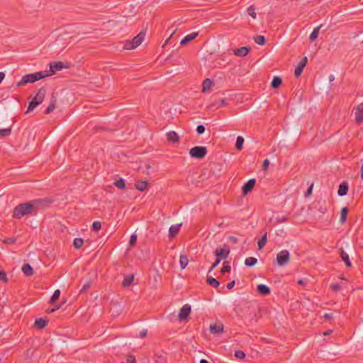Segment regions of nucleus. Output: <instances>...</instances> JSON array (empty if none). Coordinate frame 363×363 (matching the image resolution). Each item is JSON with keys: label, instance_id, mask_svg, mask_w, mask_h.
Instances as JSON below:
<instances>
[{"label": "nucleus", "instance_id": "1", "mask_svg": "<svg viewBox=\"0 0 363 363\" xmlns=\"http://www.w3.org/2000/svg\"><path fill=\"white\" fill-rule=\"evenodd\" d=\"M50 202L51 201L46 198L35 199L29 202L20 203L15 207L13 217L16 219H20L26 215L35 214L41 205L50 203Z\"/></svg>", "mask_w": 363, "mask_h": 363}, {"label": "nucleus", "instance_id": "2", "mask_svg": "<svg viewBox=\"0 0 363 363\" xmlns=\"http://www.w3.org/2000/svg\"><path fill=\"white\" fill-rule=\"evenodd\" d=\"M50 75V74L48 71L26 74L23 76L21 81L17 83V86H23L28 83H33Z\"/></svg>", "mask_w": 363, "mask_h": 363}, {"label": "nucleus", "instance_id": "3", "mask_svg": "<svg viewBox=\"0 0 363 363\" xmlns=\"http://www.w3.org/2000/svg\"><path fill=\"white\" fill-rule=\"evenodd\" d=\"M46 94V89L45 87L40 88L35 96L30 101L29 105L28 106V109L26 113H29L34 110L38 105H40L44 100Z\"/></svg>", "mask_w": 363, "mask_h": 363}, {"label": "nucleus", "instance_id": "4", "mask_svg": "<svg viewBox=\"0 0 363 363\" xmlns=\"http://www.w3.org/2000/svg\"><path fill=\"white\" fill-rule=\"evenodd\" d=\"M145 33L140 32L138 35L134 37L131 40H127L125 43L123 48L125 50H132L139 46L143 41Z\"/></svg>", "mask_w": 363, "mask_h": 363}, {"label": "nucleus", "instance_id": "5", "mask_svg": "<svg viewBox=\"0 0 363 363\" xmlns=\"http://www.w3.org/2000/svg\"><path fill=\"white\" fill-rule=\"evenodd\" d=\"M207 154V148L204 146H195L189 151L191 157L196 159H203Z\"/></svg>", "mask_w": 363, "mask_h": 363}, {"label": "nucleus", "instance_id": "6", "mask_svg": "<svg viewBox=\"0 0 363 363\" xmlns=\"http://www.w3.org/2000/svg\"><path fill=\"white\" fill-rule=\"evenodd\" d=\"M290 259V253L286 250H283L277 253V264L280 267L286 265Z\"/></svg>", "mask_w": 363, "mask_h": 363}, {"label": "nucleus", "instance_id": "7", "mask_svg": "<svg viewBox=\"0 0 363 363\" xmlns=\"http://www.w3.org/2000/svg\"><path fill=\"white\" fill-rule=\"evenodd\" d=\"M230 254V248L228 245H225L223 248L217 247L214 251V255L216 258H219L220 261L222 259H226Z\"/></svg>", "mask_w": 363, "mask_h": 363}, {"label": "nucleus", "instance_id": "8", "mask_svg": "<svg viewBox=\"0 0 363 363\" xmlns=\"http://www.w3.org/2000/svg\"><path fill=\"white\" fill-rule=\"evenodd\" d=\"M191 313V306L185 304L180 309L179 313V320L180 321L186 320Z\"/></svg>", "mask_w": 363, "mask_h": 363}, {"label": "nucleus", "instance_id": "9", "mask_svg": "<svg viewBox=\"0 0 363 363\" xmlns=\"http://www.w3.org/2000/svg\"><path fill=\"white\" fill-rule=\"evenodd\" d=\"M256 180L255 179H249L242 187V194L245 196L248 194L255 187Z\"/></svg>", "mask_w": 363, "mask_h": 363}, {"label": "nucleus", "instance_id": "10", "mask_svg": "<svg viewBox=\"0 0 363 363\" xmlns=\"http://www.w3.org/2000/svg\"><path fill=\"white\" fill-rule=\"evenodd\" d=\"M308 62V58L304 57L302 60L298 62V66L296 67L294 70V74L297 77L300 76L303 70V68L306 67V63Z\"/></svg>", "mask_w": 363, "mask_h": 363}, {"label": "nucleus", "instance_id": "11", "mask_svg": "<svg viewBox=\"0 0 363 363\" xmlns=\"http://www.w3.org/2000/svg\"><path fill=\"white\" fill-rule=\"evenodd\" d=\"M66 67L62 62H54L50 63V71L48 72L55 73L57 71H60Z\"/></svg>", "mask_w": 363, "mask_h": 363}, {"label": "nucleus", "instance_id": "12", "mask_svg": "<svg viewBox=\"0 0 363 363\" xmlns=\"http://www.w3.org/2000/svg\"><path fill=\"white\" fill-rule=\"evenodd\" d=\"M355 121L359 123L363 122V103L359 104L355 108Z\"/></svg>", "mask_w": 363, "mask_h": 363}, {"label": "nucleus", "instance_id": "13", "mask_svg": "<svg viewBox=\"0 0 363 363\" xmlns=\"http://www.w3.org/2000/svg\"><path fill=\"white\" fill-rule=\"evenodd\" d=\"M251 48L250 47L244 46L238 49L233 50V53L236 56L245 57L248 55Z\"/></svg>", "mask_w": 363, "mask_h": 363}, {"label": "nucleus", "instance_id": "14", "mask_svg": "<svg viewBox=\"0 0 363 363\" xmlns=\"http://www.w3.org/2000/svg\"><path fill=\"white\" fill-rule=\"evenodd\" d=\"M339 254L342 261L345 263L347 267H352V263L350 262L348 254L343 250L342 247L339 249Z\"/></svg>", "mask_w": 363, "mask_h": 363}, {"label": "nucleus", "instance_id": "15", "mask_svg": "<svg viewBox=\"0 0 363 363\" xmlns=\"http://www.w3.org/2000/svg\"><path fill=\"white\" fill-rule=\"evenodd\" d=\"M223 324H213L211 325L209 330L211 333L212 334H220L223 332Z\"/></svg>", "mask_w": 363, "mask_h": 363}, {"label": "nucleus", "instance_id": "16", "mask_svg": "<svg viewBox=\"0 0 363 363\" xmlns=\"http://www.w3.org/2000/svg\"><path fill=\"white\" fill-rule=\"evenodd\" d=\"M257 292L262 295V296H267L270 294V288L265 285V284H259L257 287Z\"/></svg>", "mask_w": 363, "mask_h": 363}, {"label": "nucleus", "instance_id": "17", "mask_svg": "<svg viewBox=\"0 0 363 363\" xmlns=\"http://www.w3.org/2000/svg\"><path fill=\"white\" fill-rule=\"evenodd\" d=\"M167 139L169 143H176L179 141V137L175 131H169L167 133Z\"/></svg>", "mask_w": 363, "mask_h": 363}, {"label": "nucleus", "instance_id": "18", "mask_svg": "<svg viewBox=\"0 0 363 363\" xmlns=\"http://www.w3.org/2000/svg\"><path fill=\"white\" fill-rule=\"evenodd\" d=\"M181 226L182 223L171 225L169 229V237L170 238L175 237L178 234Z\"/></svg>", "mask_w": 363, "mask_h": 363}, {"label": "nucleus", "instance_id": "19", "mask_svg": "<svg viewBox=\"0 0 363 363\" xmlns=\"http://www.w3.org/2000/svg\"><path fill=\"white\" fill-rule=\"evenodd\" d=\"M199 33L197 32L191 33L187 35H186L180 42L182 45H185L189 43L191 40H194L198 36Z\"/></svg>", "mask_w": 363, "mask_h": 363}, {"label": "nucleus", "instance_id": "20", "mask_svg": "<svg viewBox=\"0 0 363 363\" xmlns=\"http://www.w3.org/2000/svg\"><path fill=\"white\" fill-rule=\"evenodd\" d=\"M348 189H349L348 184L347 182H342L340 184L339 189H338V191H337L338 195L340 196L346 195L347 194Z\"/></svg>", "mask_w": 363, "mask_h": 363}, {"label": "nucleus", "instance_id": "21", "mask_svg": "<svg viewBox=\"0 0 363 363\" xmlns=\"http://www.w3.org/2000/svg\"><path fill=\"white\" fill-rule=\"evenodd\" d=\"M48 320L46 318H37L35 320V326L38 329H43L48 325Z\"/></svg>", "mask_w": 363, "mask_h": 363}, {"label": "nucleus", "instance_id": "22", "mask_svg": "<svg viewBox=\"0 0 363 363\" xmlns=\"http://www.w3.org/2000/svg\"><path fill=\"white\" fill-rule=\"evenodd\" d=\"M22 272L27 277L32 276L34 273L33 267L29 264H25L22 267Z\"/></svg>", "mask_w": 363, "mask_h": 363}, {"label": "nucleus", "instance_id": "23", "mask_svg": "<svg viewBox=\"0 0 363 363\" xmlns=\"http://www.w3.org/2000/svg\"><path fill=\"white\" fill-rule=\"evenodd\" d=\"M133 281H134V275L133 274H128V275L125 276L123 281V283H122L123 287L126 288V287L129 286L130 284H133Z\"/></svg>", "mask_w": 363, "mask_h": 363}, {"label": "nucleus", "instance_id": "24", "mask_svg": "<svg viewBox=\"0 0 363 363\" xmlns=\"http://www.w3.org/2000/svg\"><path fill=\"white\" fill-rule=\"evenodd\" d=\"M212 85H213L212 80L210 79H206L203 82L202 92L206 93V92L208 91L211 89Z\"/></svg>", "mask_w": 363, "mask_h": 363}, {"label": "nucleus", "instance_id": "25", "mask_svg": "<svg viewBox=\"0 0 363 363\" xmlns=\"http://www.w3.org/2000/svg\"><path fill=\"white\" fill-rule=\"evenodd\" d=\"M148 184L149 183L147 181H138L135 183V186L138 191H143Z\"/></svg>", "mask_w": 363, "mask_h": 363}, {"label": "nucleus", "instance_id": "26", "mask_svg": "<svg viewBox=\"0 0 363 363\" xmlns=\"http://www.w3.org/2000/svg\"><path fill=\"white\" fill-rule=\"evenodd\" d=\"M56 99L52 97L48 107L44 111V114H49L54 111L55 108Z\"/></svg>", "mask_w": 363, "mask_h": 363}, {"label": "nucleus", "instance_id": "27", "mask_svg": "<svg viewBox=\"0 0 363 363\" xmlns=\"http://www.w3.org/2000/svg\"><path fill=\"white\" fill-rule=\"evenodd\" d=\"M282 83V79L279 77L275 76L273 77L271 86L274 89L279 88Z\"/></svg>", "mask_w": 363, "mask_h": 363}, {"label": "nucleus", "instance_id": "28", "mask_svg": "<svg viewBox=\"0 0 363 363\" xmlns=\"http://www.w3.org/2000/svg\"><path fill=\"white\" fill-rule=\"evenodd\" d=\"M91 285H92V281L91 279L86 280L84 282V284L79 291V293L80 294L85 293L91 288Z\"/></svg>", "mask_w": 363, "mask_h": 363}, {"label": "nucleus", "instance_id": "29", "mask_svg": "<svg viewBox=\"0 0 363 363\" xmlns=\"http://www.w3.org/2000/svg\"><path fill=\"white\" fill-rule=\"evenodd\" d=\"M348 208L347 207H344L341 209L340 211V223L343 224L346 221V218L348 214Z\"/></svg>", "mask_w": 363, "mask_h": 363}, {"label": "nucleus", "instance_id": "30", "mask_svg": "<svg viewBox=\"0 0 363 363\" xmlns=\"http://www.w3.org/2000/svg\"><path fill=\"white\" fill-rule=\"evenodd\" d=\"M206 282L208 285L211 286L213 288H218L220 285L219 281L212 277H208Z\"/></svg>", "mask_w": 363, "mask_h": 363}, {"label": "nucleus", "instance_id": "31", "mask_svg": "<svg viewBox=\"0 0 363 363\" xmlns=\"http://www.w3.org/2000/svg\"><path fill=\"white\" fill-rule=\"evenodd\" d=\"M189 263V259L187 258V257L186 255H180V257H179V264H180V267H181V269H184L188 264Z\"/></svg>", "mask_w": 363, "mask_h": 363}, {"label": "nucleus", "instance_id": "32", "mask_svg": "<svg viewBox=\"0 0 363 363\" xmlns=\"http://www.w3.org/2000/svg\"><path fill=\"white\" fill-rule=\"evenodd\" d=\"M267 241V233H265L263 236L262 237V238L260 240H259L258 242H257V245H258V249L259 250H261L264 247V246L266 245V242Z\"/></svg>", "mask_w": 363, "mask_h": 363}, {"label": "nucleus", "instance_id": "33", "mask_svg": "<svg viewBox=\"0 0 363 363\" xmlns=\"http://www.w3.org/2000/svg\"><path fill=\"white\" fill-rule=\"evenodd\" d=\"M257 262V259L255 257H247L245 261V264L247 267H253Z\"/></svg>", "mask_w": 363, "mask_h": 363}, {"label": "nucleus", "instance_id": "34", "mask_svg": "<svg viewBox=\"0 0 363 363\" xmlns=\"http://www.w3.org/2000/svg\"><path fill=\"white\" fill-rule=\"evenodd\" d=\"M320 27L321 26L315 28L310 35L309 40L311 42L314 41L318 38Z\"/></svg>", "mask_w": 363, "mask_h": 363}, {"label": "nucleus", "instance_id": "35", "mask_svg": "<svg viewBox=\"0 0 363 363\" xmlns=\"http://www.w3.org/2000/svg\"><path fill=\"white\" fill-rule=\"evenodd\" d=\"M244 138L242 136H238L235 143V147L237 150H240L243 147Z\"/></svg>", "mask_w": 363, "mask_h": 363}, {"label": "nucleus", "instance_id": "36", "mask_svg": "<svg viewBox=\"0 0 363 363\" xmlns=\"http://www.w3.org/2000/svg\"><path fill=\"white\" fill-rule=\"evenodd\" d=\"M11 129L10 128H4L0 130V138H6L11 135Z\"/></svg>", "mask_w": 363, "mask_h": 363}, {"label": "nucleus", "instance_id": "37", "mask_svg": "<svg viewBox=\"0 0 363 363\" xmlns=\"http://www.w3.org/2000/svg\"><path fill=\"white\" fill-rule=\"evenodd\" d=\"M84 243V240L83 239L80 238H77L74 240L73 241V246L76 248V249H79L82 247V245Z\"/></svg>", "mask_w": 363, "mask_h": 363}, {"label": "nucleus", "instance_id": "38", "mask_svg": "<svg viewBox=\"0 0 363 363\" xmlns=\"http://www.w3.org/2000/svg\"><path fill=\"white\" fill-rule=\"evenodd\" d=\"M254 40L256 43L260 45H263L266 43L265 38L262 35H257L254 38Z\"/></svg>", "mask_w": 363, "mask_h": 363}, {"label": "nucleus", "instance_id": "39", "mask_svg": "<svg viewBox=\"0 0 363 363\" xmlns=\"http://www.w3.org/2000/svg\"><path fill=\"white\" fill-rule=\"evenodd\" d=\"M230 269H231V267L228 264V262H223V267L220 269V273L222 274H224L225 273H229L230 272Z\"/></svg>", "mask_w": 363, "mask_h": 363}, {"label": "nucleus", "instance_id": "40", "mask_svg": "<svg viewBox=\"0 0 363 363\" xmlns=\"http://www.w3.org/2000/svg\"><path fill=\"white\" fill-rule=\"evenodd\" d=\"M114 185L117 186L120 189H124L125 187V184L124 179L120 178L114 182Z\"/></svg>", "mask_w": 363, "mask_h": 363}, {"label": "nucleus", "instance_id": "41", "mask_svg": "<svg viewBox=\"0 0 363 363\" xmlns=\"http://www.w3.org/2000/svg\"><path fill=\"white\" fill-rule=\"evenodd\" d=\"M60 295V290L56 289L55 291V292L53 293L52 296H51V298L50 299V302L51 303H53L54 302H55L59 298Z\"/></svg>", "mask_w": 363, "mask_h": 363}, {"label": "nucleus", "instance_id": "42", "mask_svg": "<svg viewBox=\"0 0 363 363\" xmlns=\"http://www.w3.org/2000/svg\"><path fill=\"white\" fill-rule=\"evenodd\" d=\"M275 219H276L277 223H284V222L287 221L289 218L286 216L278 215L275 217Z\"/></svg>", "mask_w": 363, "mask_h": 363}, {"label": "nucleus", "instance_id": "43", "mask_svg": "<svg viewBox=\"0 0 363 363\" xmlns=\"http://www.w3.org/2000/svg\"><path fill=\"white\" fill-rule=\"evenodd\" d=\"M247 13L248 14L252 16L253 18H256V12H255V8L253 6H250L247 9Z\"/></svg>", "mask_w": 363, "mask_h": 363}, {"label": "nucleus", "instance_id": "44", "mask_svg": "<svg viewBox=\"0 0 363 363\" xmlns=\"http://www.w3.org/2000/svg\"><path fill=\"white\" fill-rule=\"evenodd\" d=\"M101 228V223L99 221H94L92 224V230L94 231H99Z\"/></svg>", "mask_w": 363, "mask_h": 363}, {"label": "nucleus", "instance_id": "45", "mask_svg": "<svg viewBox=\"0 0 363 363\" xmlns=\"http://www.w3.org/2000/svg\"><path fill=\"white\" fill-rule=\"evenodd\" d=\"M235 357L237 358V359H244L245 357V354L243 351L242 350H238L235 352Z\"/></svg>", "mask_w": 363, "mask_h": 363}, {"label": "nucleus", "instance_id": "46", "mask_svg": "<svg viewBox=\"0 0 363 363\" xmlns=\"http://www.w3.org/2000/svg\"><path fill=\"white\" fill-rule=\"evenodd\" d=\"M0 280L6 283L8 281V278L6 272L3 270H0Z\"/></svg>", "mask_w": 363, "mask_h": 363}, {"label": "nucleus", "instance_id": "47", "mask_svg": "<svg viewBox=\"0 0 363 363\" xmlns=\"http://www.w3.org/2000/svg\"><path fill=\"white\" fill-rule=\"evenodd\" d=\"M220 261L219 258H216L208 270V273L211 272L219 264Z\"/></svg>", "mask_w": 363, "mask_h": 363}, {"label": "nucleus", "instance_id": "48", "mask_svg": "<svg viewBox=\"0 0 363 363\" xmlns=\"http://www.w3.org/2000/svg\"><path fill=\"white\" fill-rule=\"evenodd\" d=\"M137 235L135 234H133L131 235L130 238V240H129V245L130 246H133L135 244L136 241H137Z\"/></svg>", "mask_w": 363, "mask_h": 363}, {"label": "nucleus", "instance_id": "49", "mask_svg": "<svg viewBox=\"0 0 363 363\" xmlns=\"http://www.w3.org/2000/svg\"><path fill=\"white\" fill-rule=\"evenodd\" d=\"M205 130H206V128H205V126L203 125H199L196 127V133L199 135L203 134L205 132Z\"/></svg>", "mask_w": 363, "mask_h": 363}, {"label": "nucleus", "instance_id": "50", "mask_svg": "<svg viewBox=\"0 0 363 363\" xmlns=\"http://www.w3.org/2000/svg\"><path fill=\"white\" fill-rule=\"evenodd\" d=\"M4 242L9 245H13L16 242V239L13 238H8L4 240Z\"/></svg>", "mask_w": 363, "mask_h": 363}, {"label": "nucleus", "instance_id": "51", "mask_svg": "<svg viewBox=\"0 0 363 363\" xmlns=\"http://www.w3.org/2000/svg\"><path fill=\"white\" fill-rule=\"evenodd\" d=\"M128 363H136L135 357L133 355H128L127 357Z\"/></svg>", "mask_w": 363, "mask_h": 363}, {"label": "nucleus", "instance_id": "52", "mask_svg": "<svg viewBox=\"0 0 363 363\" xmlns=\"http://www.w3.org/2000/svg\"><path fill=\"white\" fill-rule=\"evenodd\" d=\"M330 288H331L334 291H337L340 289V284H331V285H330Z\"/></svg>", "mask_w": 363, "mask_h": 363}, {"label": "nucleus", "instance_id": "53", "mask_svg": "<svg viewBox=\"0 0 363 363\" xmlns=\"http://www.w3.org/2000/svg\"><path fill=\"white\" fill-rule=\"evenodd\" d=\"M147 330L146 329H143L140 332L139 337L144 338L147 336Z\"/></svg>", "mask_w": 363, "mask_h": 363}, {"label": "nucleus", "instance_id": "54", "mask_svg": "<svg viewBox=\"0 0 363 363\" xmlns=\"http://www.w3.org/2000/svg\"><path fill=\"white\" fill-rule=\"evenodd\" d=\"M269 160L268 159L264 160L263 162V169H267L269 167Z\"/></svg>", "mask_w": 363, "mask_h": 363}, {"label": "nucleus", "instance_id": "55", "mask_svg": "<svg viewBox=\"0 0 363 363\" xmlns=\"http://www.w3.org/2000/svg\"><path fill=\"white\" fill-rule=\"evenodd\" d=\"M235 284V281H232L231 282H229L227 284L226 287L228 289H231L234 287Z\"/></svg>", "mask_w": 363, "mask_h": 363}, {"label": "nucleus", "instance_id": "56", "mask_svg": "<svg viewBox=\"0 0 363 363\" xmlns=\"http://www.w3.org/2000/svg\"><path fill=\"white\" fill-rule=\"evenodd\" d=\"M323 317L326 319H332L333 318V313H325Z\"/></svg>", "mask_w": 363, "mask_h": 363}, {"label": "nucleus", "instance_id": "57", "mask_svg": "<svg viewBox=\"0 0 363 363\" xmlns=\"http://www.w3.org/2000/svg\"><path fill=\"white\" fill-rule=\"evenodd\" d=\"M298 284L299 285L303 286V285L306 284V281L305 279H298Z\"/></svg>", "mask_w": 363, "mask_h": 363}, {"label": "nucleus", "instance_id": "58", "mask_svg": "<svg viewBox=\"0 0 363 363\" xmlns=\"http://www.w3.org/2000/svg\"><path fill=\"white\" fill-rule=\"evenodd\" d=\"M226 106V99H223L218 107Z\"/></svg>", "mask_w": 363, "mask_h": 363}, {"label": "nucleus", "instance_id": "59", "mask_svg": "<svg viewBox=\"0 0 363 363\" xmlns=\"http://www.w3.org/2000/svg\"><path fill=\"white\" fill-rule=\"evenodd\" d=\"M229 240H230V241H232V242H235V243H236V242H238V238H237L236 237H235V236H230V237L229 238Z\"/></svg>", "mask_w": 363, "mask_h": 363}, {"label": "nucleus", "instance_id": "60", "mask_svg": "<svg viewBox=\"0 0 363 363\" xmlns=\"http://www.w3.org/2000/svg\"><path fill=\"white\" fill-rule=\"evenodd\" d=\"M175 30L176 29H173L171 30V34H170V37L166 40L164 45L163 46H164L169 40V38L172 37V35L175 33Z\"/></svg>", "mask_w": 363, "mask_h": 363}, {"label": "nucleus", "instance_id": "61", "mask_svg": "<svg viewBox=\"0 0 363 363\" xmlns=\"http://www.w3.org/2000/svg\"><path fill=\"white\" fill-rule=\"evenodd\" d=\"M312 189H313V184L308 187V189H307V191H306V195H310L311 194V191H312Z\"/></svg>", "mask_w": 363, "mask_h": 363}, {"label": "nucleus", "instance_id": "62", "mask_svg": "<svg viewBox=\"0 0 363 363\" xmlns=\"http://www.w3.org/2000/svg\"><path fill=\"white\" fill-rule=\"evenodd\" d=\"M5 77V74L2 72H0V83L3 81Z\"/></svg>", "mask_w": 363, "mask_h": 363}, {"label": "nucleus", "instance_id": "63", "mask_svg": "<svg viewBox=\"0 0 363 363\" xmlns=\"http://www.w3.org/2000/svg\"><path fill=\"white\" fill-rule=\"evenodd\" d=\"M361 178L363 179V164L361 166Z\"/></svg>", "mask_w": 363, "mask_h": 363}, {"label": "nucleus", "instance_id": "64", "mask_svg": "<svg viewBox=\"0 0 363 363\" xmlns=\"http://www.w3.org/2000/svg\"><path fill=\"white\" fill-rule=\"evenodd\" d=\"M200 363H209L206 359H201Z\"/></svg>", "mask_w": 363, "mask_h": 363}]
</instances>
